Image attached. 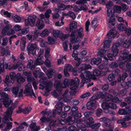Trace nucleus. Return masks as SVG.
I'll return each instance as SVG.
<instances>
[{
    "mask_svg": "<svg viewBox=\"0 0 131 131\" xmlns=\"http://www.w3.org/2000/svg\"><path fill=\"white\" fill-rule=\"evenodd\" d=\"M119 44L118 43H115L113 45L112 51L114 56H116L118 52V47H119Z\"/></svg>",
    "mask_w": 131,
    "mask_h": 131,
    "instance_id": "nucleus-16",
    "label": "nucleus"
},
{
    "mask_svg": "<svg viewBox=\"0 0 131 131\" xmlns=\"http://www.w3.org/2000/svg\"><path fill=\"white\" fill-rule=\"evenodd\" d=\"M60 31L59 30H54L53 31V35L56 38H58V37Z\"/></svg>",
    "mask_w": 131,
    "mask_h": 131,
    "instance_id": "nucleus-61",
    "label": "nucleus"
},
{
    "mask_svg": "<svg viewBox=\"0 0 131 131\" xmlns=\"http://www.w3.org/2000/svg\"><path fill=\"white\" fill-rule=\"evenodd\" d=\"M108 80L111 81L115 80V77L112 74H110L108 75Z\"/></svg>",
    "mask_w": 131,
    "mask_h": 131,
    "instance_id": "nucleus-62",
    "label": "nucleus"
},
{
    "mask_svg": "<svg viewBox=\"0 0 131 131\" xmlns=\"http://www.w3.org/2000/svg\"><path fill=\"white\" fill-rule=\"evenodd\" d=\"M10 76L11 79L10 81L9 79V77L8 75L6 76L5 79L4 81L7 86L9 85L10 83H13L14 80L17 78L16 74V75L15 73L14 72H11L10 73Z\"/></svg>",
    "mask_w": 131,
    "mask_h": 131,
    "instance_id": "nucleus-6",
    "label": "nucleus"
},
{
    "mask_svg": "<svg viewBox=\"0 0 131 131\" xmlns=\"http://www.w3.org/2000/svg\"><path fill=\"white\" fill-rule=\"evenodd\" d=\"M113 9L114 12L120 13L121 12L122 7L119 6L115 5L114 6Z\"/></svg>",
    "mask_w": 131,
    "mask_h": 131,
    "instance_id": "nucleus-35",
    "label": "nucleus"
},
{
    "mask_svg": "<svg viewBox=\"0 0 131 131\" xmlns=\"http://www.w3.org/2000/svg\"><path fill=\"white\" fill-rule=\"evenodd\" d=\"M72 116L75 119H77L80 118L82 116V115L81 113H79L78 112L73 113Z\"/></svg>",
    "mask_w": 131,
    "mask_h": 131,
    "instance_id": "nucleus-31",
    "label": "nucleus"
},
{
    "mask_svg": "<svg viewBox=\"0 0 131 131\" xmlns=\"http://www.w3.org/2000/svg\"><path fill=\"white\" fill-rule=\"evenodd\" d=\"M19 91V89L18 87H13L12 89V92L14 96L15 97L17 96Z\"/></svg>",
    "mask_w": 131,
    "mask_h": 131,
    "instance_id": "nucleus-26",
    "label": "nucleus"
},
{
    "mask_svg": "<svg viewBox=\"0 0 131 131\" xmlns=\"http://www.w3.org/2000/svg\"><path fill=\"white\" fill-rule=\"evenodd\" d=\"M49 118H47L45 116H43L41 117V122H48L51 120Z\"/></svg>",
    "mask_w": 131,
    "mask_h": 131,
    "instance_id": "nucleus-56",
    "label": "nucleus"
},
{
    "mask_svg": "<svg viewBox=\"0 0 131 131\" xmlns=\"http://www.w3.org/2000/svg\"><path fill=\"white\" fill-rule=\"evenodd\" d=\"M64 69L69 71H72L73 70V68L72 66L69 64H66L64 66Z\"/></svg>",
    "mask_w": 131,
    "mask_h": 131,
    "instance_id": "nucleus-36",
    "label": "nucleus"
},
{
    "mask_svg": "<svg viewBox=\"0 0 131 131\" xmlns=\"http://www.w3.org/2000/svg\"><path fill=\"white\" fill-rule=\"evenodd\" d=\"M70 82V79H64L62 84V88H66L68 86Z\"/></svg>",
    "mask_w": 131,
    "mask_h": 131,
    "instance_id": "nucleus-27",
    "label": "nucleus"
},
{
    "mask_svg": "<svg viewBox=\"0 0 131 131\" xmlns=\"http://www.w3.org/2000/svg\"><path fill=\"white\" fill-rule=\"evenodd\" d=\"M27 79L28 81L29 82H31L33 81L32 84L33 87L35 90H36L37 89V85L38 83L36 82L35 81L34 78L32 76H29L27 77Z\"/></svg>",
    "mask_w": 131,
    "mask_h": 131,
    "instance_id": "nucleus-18",
    "label": "nucleus"
},
{
    "mask_svg": "<svg viewBox=\"0 0 131 131\" xmlns=\"http://www.w3.org/2000/svg\"><path fill=\"white\" fill-rule=\"evenodd\" d=\"M101 61L102 60L100 58H94L92 60L91 63L92 65H98L101 62Z\"/></svg>",
    "mask_w": 131,
    "mask_h": 131,
    "instance_id": "nucleus-23",
    "label": "nucleus"
},
{
    "mask_svg": "<svg viewBox=\"0 0 131 131\" xmlns=\"http://www.w3.org/2000/svg\"><path fill=\"white\" fill-rule=\"evenodd\" d=\"M5 99H0V108H2V104H3L4 106L6 107H8L11 105L12 106L13 104V103L11 101L9 100V96L8 94L5 92H2L1 96Z\"/></svg>",
    "mask_w": 131,
    "mask_h": 131,
    "instance_id": "nucleus-3",
    "label": "nucleus"
},
{
    "mask_svg": "<svg viewBox=\"0 0 131 131\" xmlns=\"http://www.w3.org/2000/svg\"><path fill=\"white\" fill-rule=\"evenodd\" d=\"M63 103V102H59L56 105L55 107L57 111V114H60L62 110V106Z\"/></svg>",
    "mask_w": 131,
    "mask_h": 131,
    "instance_id": "nucleus-19",
    "label": "nucleus"
},
{
    "mask_svg": "<svg viewBox=\"0 0 131 131\" xmlns=\"http://www.w3.org/2000/svg\"><path fill=\"white\" fill-rule=\"evenodd\" d=\"M34 35L35 36H34L28 34L26 35V36L29 40L32 41L35 39L34 37H37L39 36H36L35 34Z\"/></svg>",
    "mask_w": 131,
    "mask_h": 131,
    "instance_id": "nucleus-46",
    "label": "nucleus"
},
{
    "mask_svg": "<svg viewBox=\"0 0 131 131\" xmlns=\"http://www.w3.org/2000/svg\"><path fill=\"white\" fill-rule=\"evenodd\" d=\"M109 103H108L106 102H103L102 104V106L104 110L108 109L109 108Z\"/></svg>",
    "mask_w": 131,
    "mask_h": 131,
    "instance_id": "nucleus-38",
    "label": "nucleus"
},
{
    "mask_svg": "<svg viewBox=\"0 0 131 131\" xmlns=\"http://www.w3.org/2000/svg\"><path fill=\"white\" fill-rule=\"evenodd\" d=\"M108 39H106L104 42L103 47L105 48H108L111 43V41L112 40H110Z\"/></svg>",
    "mask_w": 131,
    "mask_h": 131,
    "instance_id": "nucleus-33",
    "label": "nucleus"
},
{
    "mask_svg": "<svg viewBox=\"0 0 131 131\" xmlns=\"http://www.w3.org/2000/svg\"><path fill=\"white\" fill-rule=\"evenodd\" d=\"M16 77H17L16 79L18 83H23L25 80V79L22 77L19 73H17L16 74Z\"/></svg>",
    "mask_w": 131,
    "mask_h": 131,
    "instance_id": "nucleus-24",
    "label": "nucleus"
},
{
    "mask_svg": "<svg viewBox=\"0 0 131 131\" xmlns=\"http://www.w3.org/2000/svg\"><path fill=\"white\" fill-rule=\"evenodd\" d=\"M13 110V108L12 107H10L8 108L7 111L4 114V117L2 119V121L3 123H6L8 122L9 121V118L10 121H13L11 116Z\"/></svg>",
    "mask_w": 131,
    "mask_h": 131,
    "instance_id": "nucleus-4",
    "label": "nucleus"
},
{
    "mask_svg": "<svg viewBox=\"0 0 131 131\" xmlns=\"http://www.w3.org/2000/svg\"><path fill=\"white\" fill-rule=\"evenodd\" d=\"M6 124L7 125L5 128V131H8L12 128L13 123L12 122H10Z\"/></svg>",
    "mask_w": 131,
    "mask_h": 131,
    "instance_id": "nucleus-37",
    "label": "nucleus"
},
{
    "mask_svg": "<svg viewBox=\"0 0 131 131\" xmlns=\"http://www.w3.org/2000/svg\"><path fill=\"white\" fill-rule=\"evenodd\" d=\"M36 25L37 28L34 31V34L36 36H41V20L40 19H38Z\"/></svg>",
    "mask_w": 131,
    "mask_h": 131,
    "instance_id": "nucleus-12",
    "label": "nucleus"
},
{
    "mask_svg": "<svg viewBox=\"0 0 131 131\" xmlns=\"http://www.w3.org/2000/svg\"><path fill=\"white\" fill-rule=\"evenodd\" d=\"M50 51V49L49 48H47L46 49L45 57L46 59H48L49 57Z\"/></svg>",
    "mask_w": 131,
    "mask_h": 131,
    "instance_id": "nucleus-51",
    "label": "nucleus"
},
{
    "mask_svg": "<svg viewBox=\"0 0 131 131\" xmlns=\"http://www.w3.org/2000/svg\"><path fill=\"white\" fill-rule=\"evenodd\" d=\"M52 80L54 82V86L56 88L57 91L60 92L62 91V84L61 83L60 80H58L57 77H55Z\"/></svg>",
    "mask_w": 131,
    "mask_h": 131,
    "instance_id": "nucleus-10",
    "label": "nucleus"
},
{
    "mask_svg": "<svg viewBox=\"0 0 131 131\" xmlns=\"http://www.w3.org/2000/svg\"><path fill=\"white\" fill-rule=\"evenodd\" d=\"M118 28L119 30L122 31H123L125 30V27L124 26L123 24L122 23L118 25Z\"/></svg>",
    "mask_w": 131,
    "mask_h": 131,
    "instance_id": "nucleus-57",
    "label": "nucleus"
},
{
    "mask_svg": "<svg viewBox=\"0 0 131 131\" xmlns=\"http://www.w3.org/2000/svg\"><path fill=\"white\" fill-rule=\"evenodd\" d=\"M12 27V26L10 24H8L4 27L2 30L1 33L3 35H7V31Z\"/></svg>",
    "mask_w": 131,
    "mask_h": 131,
    "instance_id": "nucleus-20",
    "label": "nucleus"
},
{
    "mask_svg": "<svg viewBox=\"0 0 131 131\" xmlns=\"http://www.w3.org/2000/svg\"><path fill=\"white\" fill-rule=\"evenodd\" d=\"M31 84L28 83L25 86V89L24 91V94L27 95L34 96L36 97V95L33 90Z\"/></svg>",
    "mask_w": 131,
    "mask_h": 131,
    "instance_id": "nucleus-5",
    "label": "nucleus"
},
{
    "mask_svg": "<svg viewBox=\"0 0 131 131\" xmlns=\"http://www.w3.org/2000/svg\"><path fill=\"white\" fill-rule=\"evenodd\" d=\"M102 114V110L101 108H99L97 110L96 113V116L99 117Z\"/></svg>",
    "mask_w": 131,
    "mask_h": 131,
    "instance_id": "nucleus-53",
    "label": "nucleus"
},
{
    "mask_svg": "<svg viewBox=\"0 0 131 131\" xmlns=\"http://www.w3.org/2000/svg\"><path fill=\"white\" fill-rule=\"evenodd\" d=\"M37 45L35 43H30L27 48V50L28 52V54H30L31 52L32 54H35L36 52V48Z\"/></svg>",
    "mask_w": 131,
    "mask_h": 131,
    "instance_id": "nucleus-11",
    "label": "nucleus"
},
{
    "mask_svg": "<svg viewBox=\"0 0 131 131\" xmlns=\"http://www.w3.org/2000/svg\"><path fill=\"white\" fill-rule=\"evenodd\" d=\"M118 66V64L115 62H112L110 65V68L113 69L117 68Z\"/></svg>",
    "mask_w": 131,
    "mask_h": 131,
    "instance_id": "nucleus-48",
    "label": "nucleus"
},
{
    "mask_svg": "<svg viewBox=\"0 0 131 131\" xmlns=\"http://www.w3.org/2000/svg\"><path fill=\"white\" fill-rule=\"evenodd\" d=\"M42 83L45 86H44L41 85V87H43L42 88H41L42 90H43L44 88L47 92H49L51 90L53 87V83L51 81L49 80L47 82H46L45 81H43Z\"/></svg>",
    "mask_w": 131,
    "mask_h": 131,
    "instance_id": "nucleus-9",
    "label": "nucleus"
},
{
    "mask_svg": "<svg viewBox=\"0 0 131 131\" xmlns=\"http://www.w3.org/2000/svg\"><path fill=\"white\" fill-rule=\"evenodd\" d=\"M125 34L128 36H129L131 34V29L130 28H127L124 30Z\"/></svg>",
    "mask_w": 131,
    "mask_h": 131,
    "instance_id": "nucleus-64",
    "label": "nucleus"
},
{
    "mask_svg": "<svg viewBox=\"0 0 131 131\" xmlns=\"http://www.w3.org/2000/svg\"><path fill=\"white\" fill-rule=\"evenodd\" d=\"M117 33V32L115 29H113L110 30L109 33L107 34L105 38L112 40L113 38L116 37Z\"/></svg>",
    "mask_w": 131,
    "mask_h": 131,
    "instance_id": "nucleus-13",
    "label": "nucleus"
},
{
    "mask_svg": "<svg viewBox=\"0 0 131 131\" xmlns=\"http://www.w3.org/2000/svg\"><path fill=\"white\" fill-rule=\"evenodd\" d=\"M48 30L47 29H45L41 32V37H45L48 36L49 34Z\"/></svg>",
    "mask_w": 131,
    "mask_h": 131,
    "instance_id": "nucleus-49",
    "label": "nucleus"
},
{
    "mask_svg": "<svg viewBox=\"0 0 131 131\" xmlns=\"http://www.w3.org/2000/svg\"><path fill=\"white\" fill-rule=\"evenodd\" d=\"M55 71L51 68H50L48 70L46 74L48 75V78L49 79L52 77V76L54 75L55 73Z\"/></svg>",
    "mask_w": 131,
    "mask_h": 131,
    "instance_id": "nucleus-25",
    "label": "nucleus"
},
{
    "mask_svg": "<svg viewBox=\"0 0 131 131\" xmlns=\"http://www.w3.org/2000/svg\"><path fill=\"white\" fill-rule=\"evenodd\" d=\"M1 15L5 16L10 18L11 16V14L7 11H5L4 10H2L1 12Z\"/></svg>",
    "mask_w": 131,
    "mask_h": 131,
    "instance_id": "nucleus-32",
    "label": "nucleus"
},
{
    "mask_svg": "<svg viewBox=\"0 0 131 131\" xmlns=\"http://www.w3.org/2000/svg\"><path fill=\"white\" fill-rule=\"evenodd\" d=\"M106 52V50L103 49H101L98 52V54L100 57H103L105 55Z\"/></svg>",
    "mask_w": 131,
    "mask_h": 131,
    "instance_id": "nucleus-39",
    "label": "nucleus"
},
{
    "mask_svg": "<svg viewBox=\"0 0 131 131\" xmlns=\"http://www.w3.org/2000/svg\"><path fill=\"white\" fill-rule=\"evenodd\" d=\"M68 16L71 17L73 19H74L75 18L76 16L73 12L69 11L68 13Z\"/></svg>",
    "mask_w": 131,
    "mask_h": 131,
    "instance_id": "nucleus-55",
    "label": "nucleus"
},
{
    "mask_svg": "<svg viewBox=\"0 0 131 131\" xmlns=\"http://www.w3.org/2000/svg\"><path fill=\"white\" fill-rule=\"evenodd\" d=\"M31 108L30 107H27L23 109V113L25 114L29 113L31 111Z\"/></svg>",
    "mask_w": 131,
    "mask_h": 131,
    "instance_id": "nucleus-44",
    "label": "nucleus"
},
{
    "mask_svg": "<svg viewBox=\"0 0 131 131\" xmlns=\"http://www.w3.org/2000/svg\"><path fill=\"white\" fill-rule=\"evenodd\" d=\"M37 16L35 15L29 16L28 18L25 20V25L27 26H30L33 27L35 24V19Z\"/></svg>",
    "mask_w": 131,
    "mask_h": 131,
    "instance_id": "nucleus-8",
    "label": "nucleus"
},
{
    "mask_svg": "<svg viewBox=\"0 0 131 131\" xmlns=\"http://www.w3.org/2000/svg\"><path fill=\"white\" fill-rule=\"evenodd\" d=\"M80 81L76 77L74 78V79L71 80L70 83V85H78Z\"/></svg>",
    "mask_w": 131,
    "mask_h": 131,
    "instance_id": "nucleus-28",
    "label": "nucleus"
},
{
    "mask_svg": "<svg viewBox=\"0 0 131 131\" xmlns=\"http://www.w3.org/2000/svg\"><path fill=\"white\" fill-rule=\"evenodd\" d=\"M28 63L27 65V67L32 70L36 67V66L33 64V61L30 59L28 60Z\"/></svg>",
    "mask_w": 131,
    "mask_h": 131,
    "instance_id": "nucleus-29",
    "label": "nucleus"
},
{
    "mask_svg": "<svg viewBox=\"0 0 131 131\" xmlns=\"http://www.w3.org/2000/svg\"><path fill=\"white\" fill-rule=\"evenodd\" d=\"M70 36V35L69 34H63L60 33L59 35V37L62 40H64L68 37Z\"/></svg>",
    "mask_w": 131,
    "mask_h": 131,
    "instance_id": "nucleus-41",
    "label": "nucleus"
},
{
    "mask_svg": "<svg viewBox=\"0 0 131 131\" xmlns=\"http://www.w3.org/2000/svg\"><path fill=\"white\" fill-rule=\"evenodd\" d=\"M4 66L6 69H8L9 70L11 69L15 70L17 68H18L19 70L20 71L24 70V67L21 63V61H19L16 64H14L12 66L9 65L8 66V64L6 63L5 64L4 62L0 63V73L3 72L4 70ZM2 81V78L0 77V83Z\"/></svg>",
    "mask_w": 131,
    "mask_h": 131,
    "instance_id": "nucleus-2",
    "label": "nucleus"
},
{
    "mask_svg": "<svg viewBox=\"0 0 131 131\" xmlns=\"http://www.w3.org/2000/svg\"><path fill=\"white\" fill-rule=\"evenodd\" d=\"M93 120V118L91 117H89L85 119L84 122L85 123H87L85 124L86 127H89L91 126L92 124L94 122Z\"/></svg>",
    "mask_w": 131,
    "mask_h": 131,
    "instance_id": "nucleus-17",
    "label": "nucleus"
},
{
    "mask_svg": "<svg viewBox=\"0 0 131 131\" xmlns=\"http://www.w3.org/2000/svg\"><path fill=\"white\" fill-rule=\"evenodd\" d=\"M21 32H19L17 34L18 36H21L22 35H25L29 31V29L28 27H24L21 29Z\"/></svg>",
    "mask_w": 131,
    "mask_h": 131,
    "instance_id": "nucleus-21",
    "label": "nucleus"
},
{
    "mask_svg": "<svg viewBox=\"0 0 131 131\" xmlns=\"http://www.w3.org/2000/svg\"><path fill=\"white\" fill-rule=\"evenodd\" d=\"M130 55L129 54L128 51L126 50L121 51L120 53V56L123 58V60H127L128 61V59L130 58Z\"/></svg>",
    "mask_w": 131,
    "mask_h": 131,
    "instance_id": "nucleus-14",
    "label": "nucleus"
},
{
    "mask_svg": "<svg viewBox=\"0 0 131 131\" xmlns=\"http://www.w3.org/2000/svg\"><path fill=\"white\" fill-rule=\"evenodd\" d=\"M83 36L82 28L81 27L79 29L72 32L70 35L71 38L70 39V42L69 43V48L70 50H71L72 49V44L75 43H79L80 40L78 36L81 38Z\"/></svg>",
    "mask_w": 131,
    "mask_h": 131,
    "instance_id": "nucleus-1",
    "label": "nucleus"
},
{
    "mask_svg": "<svg viewBox=\"0 0 131 131\" xmlns=\"http://www.w3.org/2000/svg\"><path fill=\"white\" fill-rule=\"evenodd\" d=\"M66 123H68V124L69 125H70L74 124L75 122L74 121L72 120V117L71 116L68 117L66 119Z\"/></svg>",
    "mask_w": 131,
    "mask_h": 131,
    "instance_id": "nucleus-30",
    "label": "nucleus"
},
{
    "mask_svg": "<svg viewBox=\"0 0 131 131\" xmlns=\"http://www.w3.org/2000/svg\"><path fill=\"white\" fill-rule=\"evenodd\" d=\"M77 23L75 21H73L70 24V28L71 30L76 29L77 28Z\"/></svg>",
    "mask_w": 131,
    "mask_h": 131,
    "instance_id": "nucleus-34",
    "label": "nucleus"
},
{
    "mask_svg": "<svg viewBox=\"0 0 131 131\" xmlns=\"http://www.w3.org/2000/svg\"><path fill=\"white\" fill-rule=\"evenodd\" d=\"M44 63L45 65L47 67L50 68L51 67L50 61L48 59H46V60L45 62Z\"/></svg>",
    "mask_w": 131,
    "mask_h": 131,
    "instance_id": "nucleus-58",
    "label": "nucleus"
},
{
    "mask_svg": "<svg viewBox=\"0 0 131 131\" xmlns=\"http://www.w3.org/2000/svg\"><path fill=\"white\" fill-rule=\"evenodd\" d=\"M126 90L125 89H124L118 93V95L120 97H122L126 95Z\"/></svg>",
    "mask_w": 131,
    "mask_h": 131,
    "instance_id": "nucleus-42",
    "label": "nucleus"
},
{
    "mask_svg": "<svg viewBox=\"0 0 131 131\" xmlns=\"http://www.w3.org/2000/svg\"><path fill=\"white\" fill-rule=\"evenodd\" d=\"M7 0H0V6L3 5L5 7L7 5Z\"/></svg>",
    "mask_w": 131,
    "mask_h": 131,
    "instance_id": "nucleus-60",
    "label": "nucleus"
},
{
    "mask_svg": "<svg viewBox=\"0 0 131 131\" xmlns=\"http://www.w3.org/2000/svg\"><path fill=\"white\" fill-rule=\"evenodd\" d=\"M129 40H126L123 43V47L125 48H127L130 45Z\"/></svg>",
    "mask_w": 131,
    "mask_h": 131,
    "instance_id": "nucleus-45",
    "label": "nucleus"
},
{
    "mask_svg": "<svg viewBox=\"0 0 131 131\" xmlns=\"http://www.w3.org/2000/svg\"><path fill=\"white\" fill-rule=\"evenodd\" d=\"M21 19V18L17 15H15L14 17V21L16 23L19 22Z\"/></svg>",
    "mask_w": 131,
    "mask_h": 131,
    "instance_id": "nucleus-54",
    "label": "nucleus"
},
{
    "mask_svg": "<svg viewBox=\"0 0 131 131\" xmlns=\"http://www.w3.org/2000/svg\"><path fill=\"white\" fill-rule=\"evenodd\" d=\"M96 107V105L95 101H93V102H92L90 101L86 104V107L88 110H94Z\"/></svg>",
    "mask_w": 131,
    "mask_h": 131,
    "instance_id": "nucleus-15",
    "label": "nucleus"
},
{
    "mask_svg": "<svg viewBox=\"0 0 131 131\" xmlns=\"http://www.w3.org/2000/svg\"><path fill=\"white\" fill-rule=\"evenodd\" d=\"M107 61H106L104 63H102L99 66V68L101 69H106L107 67Z\"/></svg>",
    "mask_w": 131,
    "mask_h": 131,
    "instance_id": "nucleus-43",
    "label": "nucleus"
},
{
    "mask_svg": "<svg viewBox=\"0 0 131 131\" xmlns=\"http://www.w3.org/2000/svg\"><path fill=\"white\" fill-rule=\"evenodd\" d=\"M9 52L7 50H6L5 48H2L1 49V56H4L6 54H8Z\"/></svg>",
    "mask_w": 131,
    "mask_h": 131,
    "instance_id": "nucleus-59",
    "label": "nucleus"
},
{
    "mask_svg": "<svg viewBox=\"0 0 131 131\" xmlns=\"http://www.w3.org/2000/svg\"><path fill=\"white\" fill-rule=\"evenodd\" d=\"M69 43V42L67 40L65 41L63 43V47L65 51H67L68 48V44Z\"/></svg>",
    "mask_w": 131,
    "mask_h": 131,
    "instance_id": "nucleus-50",
    "label": "nucleus"
},
{
    "mask_svg": "<svg viewBox=\"0 0 131 131\" xmlns=\"http://www.w3.org/2000/svg\"><path fill=\"white\" fill-rule=\"evenodd\" d=\"M109 108L113 110H116L117 108V106L115 104L112 102L109 103Z\"/></svg>",
    "mask_w": 131,
    "mask_h": 131,
    "instance_id": "nucleus-47",
    "label": "nucleus"
},
{
    "mask_svg": "<svg viewBox=\"0 0 131 131\" xmlns=\"http://www.w3.org/2000/svg\"><path fill=\"white\" fill-rule=\"evenodd\" d=\"M35 63L36 65H41V53H40L38 58L36 60Z\"/></svg>",
    "mask_w": 131,
    "mask_h": 131,
    "instance_id": "nucleus-40",
    "label": "nucleus"
},
{
    "mask_svg": "<svg viewBox=\"0 0 131 131\" xmlns=\"http://www.w3.org/2000/svg\"><path fill=\"white\" fill-rule=\"evenodd\" d=\"M107 14L108 16L111 17L108 22V25L109 27L111 28L114 26L115 24V19L113 17L112 10L111 9H107Z\"/></svg>",
    "mask_w": 131,
    "mask_h": 131,
    "instance_id": "nucleus-7",
    "label": "nucleus"
},
{
    "mask_svg": "<svg viewBox=\"0 0 131 131\" xmlns=\"http://www.w3.org/2000/svg\"><path fill=\"white\" fill-rule=\"evenodd\" d=\"M93 124L91 126L92 128L94 129H96L98 128L101 125V124L100 123H97L93 125Z\"/></svg>",
    "mask_w": 131,
    "mask_h": 131,
    "instance_id": "nucleus-63",
    "label": "nucleus"
},
{
    "mask_svg": "<svg viewBox=\"0 0 131 131\" xmlns=\"http://www.w3.org/2000/svg\"><path fill=\"white\" fill-rule=\"evenodd\" d=\"M119 73L120 71L119 69H115L112 71V74L114 76H118L119 75Z\"/></svg>",
    "mask_w": 131,
    "mask_h": 131,
    "instance_id": "nucleus-52",
    "label": "nucleus"
},
{
    "mask_svg": "<svg viewBox=\"0 0 131 131\" xmlns=\"http://www.w3.org/2000/svg\"><path fill=\"white\" fill-rule=\"evenodd\" d=\"M92 68L91 66L89 64H84L80 66V69L81 71L85 70Z\"/></svg>",
    "mask_w": 131,
    "mask_h": 131,
    "instance_id": "nucleus-22",
    "label": "nucleus"
}]
</instances>
